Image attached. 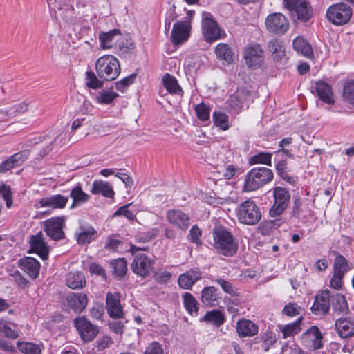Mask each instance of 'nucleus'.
Instances as JSON below:
<instances>
[{"label": "nucleus", "mask_w": 354, "mask_h": 354, "mask_svg": "<svg viewBox=\"0 0 354 354\" xmlns=\"http://www.w3.org/2000/svg\"><path fill=\"white\" fill-rule=\"evenodd\" d=\"M237 217L239 222L246 225H254L261 218L258 207L252 200L243 202L237 209Z\"/></svg>", "instance_id": "nucleus-5"}, {"label": "nucleus", "mask_w": 354, "mask_h": 354, "mask_svg": "<svg viewBox=\"0 0 354 354\" xmlns=\"http://www.w3.org/2000/svg\"><path fill=\"white\" fill-rule=\"evenodd\" d=\"M67 306L76 313H82L87 306L88 298L83 292H72L66 298Z\"/></svg>", "instance_id": "nucleus-21"}, {"label": "nucleus", "mask_w": 354, "mask_h": 354, "mask_svg": "<svg viewBox=\"0 0 354 354\" xmlns=\"http://www.w3.org/2000/svg\"><path fill=\"white\" fill-rule=\"evenodd\" d=\"M215 53L224 64H230L234 62L235 55L227 44H218L215 48Z\"/></svg>", "instance_id": "nucleus-25"}, {"label": "nucleus", "mask_w": 354, "mask_h": 354, "mask_svg": "<svg viewBox=\"0 0 354 354\" xmlns=\"http://www.w3.org/2000/svg\"><path fill=\"white\" fill-rule=\"evenodd\" d=\"M183 304L189 314L197 313L198 311V304L196 299L189 292L183 295Z\"/></svg>", "instance_id": "nucleus-42"}, {"label": "nucleus", "mask_w": 354, "mask_h": 354, "mask_svg": "<svg viewBox=\"0 0 354 354\" xmlns=\"http://www.w3.org/2000/svg\"><path fill=\"white\" fill-rule=\"evenodd\" d=\"M114 319L109 324L110 329L117 334H122L124 328V322L119 319Z\"/></svg>", "instance_id": "nucleus-58"}, {"label": "nucleus", "mask_w": 354, "mask_h": 354, "mask_svg": "<svg viewBox=\"0 0 354 354\" xmlns=\"http://www.w3.org/2000/svg\"><path fill=\"white\" fill-rule=\"evenodd\" d=\"M351 16V8L343 2L333 4L326 11L328 20L336 26L346 24L350 21Z\"/></svg>", "instance_id": "nucleus-4"}, {"label": "nucleus", "mask_w": 354, "mask_h": 354, "mask_svg": "<svg viewBox=\"0 0 354 354\" xmlns=\"http://www.w3.org/2000/svg\"><path fill=\"white\" fill-rule=\"evenodd\" d=\"M301 307L295 303H289L285 306L283 313L289 317H293L300 313Z\"/></svg>", "instance_id": "nucleus-54"}, {"label": "nucleus", "mask_w": 354, "mask_h": 354, "mask_svg": "<svg viewBox=\"0 0 354 354\" xmlns=\"http://www.w3.org/2000/svg\"><path fill=\"white\" fill-rule=\"evenodd\" d=\"M312 92H316L319 98L324 102L332 104L334 103L332 88L329 84L324 81H317L311 87Z\"/></svg>", "instance_id": "nucleus-23"}, {"label": "nucleus", "mask_w": 354, "mask_h": 354, "mask_svg": "<svg viewBox=\"0 0 354 354\" xmlns=\"http://www.w3.org/2000/svg\"><path fill=\"white\" fill-rule=\"evenodd\" d=\"M69 196L73 199V203L70 207L71 209L86 203L90 198L89 195L82 190L80 185H77L71 189Z\"/></svg>", "instance_id": "nucleus-28"}, {"label": "nucleus", "mask_w": 354, "mask_h": 354, "mask_svg": "<svg viewBox=\"0 0 354 354\" xmlns=\"http://www.w3.org/2000/svg\"><path fill=\"white\" fill-rule=\"evenodd\" d=\"M145 248H140L131 244L130 252L133 255V260L131 264L132 272L138 277L146 278L154 270L155 260L149 257L144 253L136 252L145 250Z\"/></svg>", "instance_id": "nucleus-2"}, {"label": "nucleus", "mask_w": 354, "mask_h": 354, "mask_svg": "<svg viewBox=\"0 0 354 354\" xmlns=\"http://www.w3.org/2000/svg\"><path fill=\"white\" fill-rule=\"evenodd\" d=\"M348 270L349 266L346 258L341 254L337 255L334 260L333 272L344 275Z\"/></svg>", "instance_id": "nucleus-41"}, {"label": "nucleus", "mask_w": 354, "mask_h": 354, "mask_svg": "<svg viewBox=\"0 0 354 354\" xmlns=\"http://www.w3.org/2000/svg\"><path fill=\"white\" fill-rule=\"evenodd\" d=\"M68 201V196L57 194L39 199L35 205L36 208L49 207L52 209H63Z\"/></svg>", "instance_id": "nucleus-16"}, {"label": "nucleus", "mask_w": 354, "mask_h": 354, "mask_svg": "<svg viewBox=\"0 0 354 354\" xmlns=\"http://www.w3.org/2000/svg\"><path fill=\"white\" fill-rule=\"evenodd\" d=\"M178 284L184 289H190L194 284L185 273L182 274L178 277Z\"/></svg>", "instance_id": "nucleus-62"}, {"label": "nucleus", "mask_w": 354, "mask_h": 354, "mask_svg": "<svg viewBox=\"0 0 354 354\" xmlns=\"http://www.w3.org/2000/svg\"><path fill=\"white\" fill-rule=\"evenodd\" d=\"M243 57L248 66L257 67L263 62L264 51L259 44H249L244 50Z\"/></svg>", "instance_id": "nucleus-12"}, {"label": "nucleus", "mask_w": 354, "mask_h": 354, "mask_svg": "<svg viewBox=\"0 0 354 354\" xmlns=\"http://www.w3.org/2000/svg\"><path fill=\"white\" fill-rule=\"evenodd\" d=\"M97 232L91 225H81L77 234L79 244H88L95 239Z\"/></svg>", "instance_id": "nucleus-33"}, {"label": "nucleus", "mask_w": 354, "mask_h": 354, "mask_svg": "<svg viewBox=\"0 0 354 354\" xmlns=\"http://www.w3.org/2000/svg\"><path fill=\"white\" fill-rule=\"evenodd\" d=\"M279 335L280 330H279L278 327L276 328L270 327L269 331L267 333V345L274 344L279 338Z\"/></svg>", "instance_id": "nucleus-56"}, {"label": "nucleus", "mask_w": 354, "mask_h": 354, "mask_svg": "<svg viewBox=\"0 0 354 354\" xmlns=\"http://www.w3.org/2000/svg\"><path fill=\"white\" fill-rule=\"evenodd\" d=\"M144 354H164V350L159 342H153L146 348Z\"/></svg>", "instance_id": "nucleus-55"}, {"label": "nucleus", "mask_w": 354, "mask_h": 354, "mask_svg": "<svg viewBox=\"0 0 354 354\" xmlns=\"http://www.w3.org/2000/svg\"><path fill=\"white\" fill-rule=\"evenodd\" d=\"M104 306L102 304H95L90 310L91 316L96 319H100L104 314Z\"/></svg>", "instance_id": "nucleus-59"}, {"label": "nucleus", "mask_w": 354, "mask_h": 354, "mask_svg": "<svg viewBox=\"0 0 354 354\" xmlns=\"http://www.w3.org/2000/svg\"><path fill=\"white\" fill-rule=\"evenodd\" d=\"M274 204L269 209V215L271 217H276L281 215L288 207L290 194L283 187H277L273 191Z\"/></svg>", "instance_id": "nucleus-6"}, {"label": "nucleus", "mask_w": 354, "mask_h": 354, "mask_svg": "<svg viewBox=\"0 0 354 354\" xmlns=\"http://www.w3.org/2000/svg\"><path fill=\"white\" fill-rule=\"evenodd\" d=\"M91 192L94 194H102L107 198H113L114 196V191L111 184L102 180H95L93 183Z\"/></svg>", "instance_id": "nucleus-35"}, {"label": "nucleus", "mask_w": 354, "mask_h": 354, "mask_svg": "<svg viewBox=\"0 0 354 354\" xmlns=\"http://www.w3.org/2000/svg\"><path fill=\"white\" fill-rule=\"evenodd\" d=\"M218 289L214 286L205 287L201 291V301L207 306H215L218 304Z\"/></svg>", "instance_id": "nucleus-30"}, {"label": "nucleus", "mask_w": 354, "mask_h": 354, "mask_svg": "<svg viewBox=\"0 0 354 354\" xmlns=\"http://www.w3.org/2000/svg\"><path fill=\"white\" fill-rule=\"evenodd\" d=\"M137 76V74L133 73L121 80L118 81L115 84V88L118 91H123L126 88H127L129 85L133 84L135 81V79Z\"/></svg>", "instance_id": "nucleus-52"}, {"label": "nucleus", "mask_w": 354, "mask_h": 354, "mask_svg": "<svg viewBox=\"0 0 354 354\" xmlns=\"http://www.w3.org/2000/svg\"><path fill=\"white\" fill-rule=\"evenodd\" d=\"M203 320L216 326H221L225 322V316L218 310L208 311L204 316Z\"/></svg>", "instance_id": "nucleus-38"}, {"label": "nucleus", "mask_w": 354, "mask_h": 354, "mask_svg": "<svg viewBox=\"0 0 354 354\" xmlns=\"http://www.w3.org/2000/svg\"><path fill=\"white\" fill-rule=\"evenodd\" d=\"M190 29L189 21L175 23L171 32L172 43L178 45L187 41L189 37Z\"/></svg>", "instance_id": "nucleus-18"}, {"label": "nucleus", "mask_w": 354, "mask_h": 354, "mask_svg": "<svg viewBox=\"0 0 354 354\" xmlns=\"http://www.w3.org/2000/svg\"><path fill=\"white\" fill-rule=\"evenodd\" d=\"M120 35L118 30L114 29L107 32H101L99 35V39L101 43V46L103 48H110L112 47L111 42L115 36Z\"/></svg>", "instance_id": "nucleus-44"}, {"label": "nucleus", "mask_w": 354, "mask_h": 354, "mask_svg": "<svg viewBox=\"0 0 354 354\" xmlns=\"http://www.w3.org/2000/svg\"><path fill=\"white\" fill-rule=\"evenodd\" d=\"M103 81L91 71L86 73V85L89 88L97 89L102 88L103 86Z\"/></svg>", "instance_id": "nucleus-43"}, {"label": "nucleus", "mask_w": 354, "mask_h": 354, "mask_svg": "<svg viewBox=\"0 0 354 354\" xmlns=\"http://www.w3.org/2000/svg\"><path fill=\"white\" fill-rule=\"evenodd\" d=\"M331 304L333 311L338 315H347L349 313L348 303L344 295L337 293L332 296Z\"/></svg>", "instance_id": "nucleus-31"}, {"label": "nucleus", "mask_w": 354, "mask_h": 354, "mask_svg": "<svg viewBox=\"0 0 354 354\" xmlns=\"http://www.w3.org/2000/svg\"><path fill=\"white\" fill-rule=\"evenodd\" d=\"M17 348L24 354H41V350L39 345L32 342H17Z\"/></svg>", "instance_id": "nucleus-40"}, {"label": "nucleus", "mask_w": 354, "mask_h": 354, "mask_svg": "<svg viewBox=\"0 0 354 354\" xmlns=\"http://www.w3.org/2000/svg\"><path fill=\"white\" fill-rule=\"evenodd\" d=\"M195 111L197 117L200 120L206 121L209 118L210 109L204 103H201L196 106Z\"/></svg>", "instance_id": "nucleus-49"}, {"label": "nucleus", "mask_w": 354, "mask_h": 354, "mask_svg": "<svg viewBox=\"0 0 354 354\" xmlns=\"http://www.w3.org/2000/svg\"><path fill=\"white\" fill-rule=\"evenodd\" d=\"M287 18L281 13L271 14L267 17V29L277 35H283L289 28Z\"/></svg>", "instance_id": "nucleus-14"}, {"label": "nucleus", "mask_w": 354, "mask_h": 354, "mask_svg": "<svg viewBox=\"0 0 354 354\" xmlns=\"http://www.w3.org/2000/svg\"><path fill=\"white\" fill-rule=\"evenodd\" d=\"M214 247L221 254L232 257L238 250V244L231 232L223 226H216L213 230Z\"/></svg>", "instance_id": "nucleus-1"}, {"label": "nucleus", "mask_w": 354, "mask_h": 354, "mask_svg": "<svg viewBox=\"0 0 354 354\" xmlns=\"http://www.w3.org/2000/svg\"><path fill=\"white\" fill-rule=\"evenodd\" d=\"M120 297V294L117 292H109L106 295V309L111 318L120 319L124 315Z\"/></svg>", "instance_id": "nucleus-15"}, {"label": "nucleus", "mask_w": 354, "mask_h": 354, "mask_svg": "<svg viewBox=\"0 0 354 354\" xmlns=\"http://www.w3.org/2000/svg\"><path fill=\"white\" fill-rule=\"evenodd\" d=\"M322 335L316 326H312L301 336L302 344L310 350H317L322 347Z\"/></svg>", "instance_id": "nucleus-13"}, {"label": "nucleus", "mask_w": 354, "mask_h": 354, "mask_svg": "<svg viewBox=\"0 0 354 354\" xmlns=\"http://www.w3.org/2000/svg\"><path fill=\"white\" fill-rule=\"evenodd\" d=\"M167 218L171 225L182 230H186L190 225L189 216L180 210H169Z\"/></svg>", "instance_id": "nucleus-22"}, {"label": "nucleus", "mask_w": 354, "mask_h": 354, "mask_svg": "<svg viewBox=\"0 0 354 354\" xmlns=\"http://www.w3.org/2000/svg\"><path fill=\"white\" fill-rule=\"evenodd\" d=\"M287 169V162L286 160H280L276 165V169L279 176H281L283 179L287 180L290 182V178L288 177V174L286 173Z\"/></svg>", "instance_id": "nucleus-57"}, {"label": "nucleus", "mask_w": 354, "mask_h": 354, "mask_svg": "<svg viewBox=\"0 0 354 354\" xmlns=\"http://www.w3.org/2000/svg\"><path fill=\"white\" fill-rule=\"evenodd\" d=\"M111 266L113 270V274L116 277H122L127 272V261L124 258L115 259L111 262Z\"/></svg>", "instance_id": "nucleus-39"}, {"label": "nucleus", "mask_w": 354, "mask_h": 354, "mask_svg": "<svg viewBox=\"0 0 354 354\" xmlns=\"http://www.w3.org/2000/svg\"><path fill=\"white\" fill-rule=\"evenodd\" d=\"M266 183V167L251 169L246 176L243 189L245 192L257 189Z\"/></svg>", "instance_id": "nucleus-9"}, {"label": "nucleus", "mask_w": 354, "mask_h": 354, "mask_svg": "<svg viewBox=\"0 0 354 354\" xmlns=\"http://www.w3.org/2000/svg\"><path fill=\"white\" fill-rule=\"evenodd\" d=\"M162 82L165 88L171 94L182 95L183 90L179 86L177 80L171 75L166 73L162 77Z\"/></svg>", "instance_id": "nucleus-37"}, {"label": "nucleus", "mask_w": 354, "mask_h": 354, "mask_svg": "<svg viewBox=\"0 0 354 354\" xmlns=\"http://www.w3.org/2000/svg\"><path fill=\"white\" fill-rule=\"evenodd\" d=\"M292 18L303 22L308 21L313 15L311 6L306 0H301L292 10H289Z\"/></svg>", "instance_id": "nucleus-20"}, {"label": "nucleus", "mask_w": 354, "mask_h": 354, "mask_svg": "<svg viewBox=\"0 0 354 354\" xmlns=\"http://www.w3.org/2000/svg\"><path fill=\"white\" fill-rule=\"evenodd\" d=\"M118 96V94L114 91L102 90L98 92L96 99L100 104H111L113 100Z\"/></svg>", "instance_id": "nucleus-45"}, {"label": "nucleus", "mask_w": 354, "mask_h": 354, "mask_svg": "<svg viewBox=\"0 0 354 354\" xmlns=\"http://www.w3.org/2000/svg\"><path fill=\"white\" fill-rule=\"evenodd\" d=\"M292 46L297 53L309 59L313 58V48L307 40L303 37H297L292 41Z\"/></svg>", "instance_id": "nucleus-29"}, {"label": "nucleus", "mask_w": 354, "mask_h": 354, "mask_svg": "<svg viewBox=\"0 0 354 354\" xmlns=\"http://www.w3.org/2000/svg\"><path fill=\"white\" fill-rule=\"evenodd\" d=\"M267 54L277 65H283L288 60L286 46L281 39L274 38L268 42Z\"/></svg>", "instance_id": "nucleus-7"}, {"label": "nucleus", "mask_w": 354, "mask_h": 354, "mask_svg": "<svg viewBox=\"0 0 354 354\" xmlns=\"http://www.w3.org/2000/svg\"><path fill=\"white\" fill-rule=\"evenodd\" d=\"M131 205V203H129V204H127V205H124L120 207L114 213L113 216H124L127 219H129L130 221L133 220L136 218V216L131 211L129 210V207Z\"/></svg>", "instance_id": "nucleus-53"}, {"label": "nucleus", "mask_w": 354, "mask_h": 354, "mask_svg": "<svg viewBox=\"0 0 354 354\" xmlns=\"http://www.w3.org/2000/svg\"><path fill=\"white\" fill-rule=\"evenodd\" d=\"M122 244V241L114 236H109L107 238L105 248L109 250L115 251L120 245Z\"/></svg>", "instance_id": "nucleus-61"}, {"label": "nucleus", "mask_w": 354, "mask_h": 354, "mask_svg": "<svg viewBox=\"0 0 354 354\" xmlns=\"http://www.w3.org/2000/svg\"><path fill=\"white\" fill-rule=\"evenodd\" d=\"M0 195L6 201V205L8 208L11 207L12 204V192L9 186L0 184Z\"/></svg>", "instance_id": "nucleus-51"}, {"label": "nucleus", "mask_w": 354, "mask_h": 354, "mask_svg": "<svg viewBox=\"0 0 354 354\" xmlns=\"http://www.w3.org/2000/svg\"><path fill=\"white\" fill-rule=\"evenodd\" d=\"M19 266L30 277L36 278L39 272L40 263L35 259L26 257L19 261Z\"/></svg>", "instance_id": "nucleus-26"}, {"label": "nucleus", "mask_w": 354, "mask_h": 354, "mask_svg": "<svg viewBox=\"0 0 354 354\" xmlns=\"http://www.w3.org/2000/svg\"><path fill=\"white\" fill-rule=\"evenodd\" d=\"M29 154L30 151L25 149L13 154L10 158L15 167L21 165L28 158Z\"/></svg>", "instance_id": "nucleus-48"}, {"label": "nucleus", "mask_w": 354, "mask_h": 354, "mask_svg": "<svg viewBox=\"0 0 354 354\" xmlns=\"http://www.w3.org/2000/svg\"><path fill=\"white\" fill-rule=\"evenodd\" d=\"M335 327L339 336L342 338L354 336V319H337L335 321Z\"/></svg>", "instance_id": "nucleus-24"}, {"label": "nucleus", "mask_w": 354, "mask_h": 354, "mask_svg": "<svg viewBox=\"0 0 354 354\" xmlns=\"http://www.w3.org/2000/svg\"><path fill=\"white\" fill-rule=\"evenodd\" d=\"M215 282H216L222 288L224 292L230 295H233L234 293V287L229 281H227L224 279L220 278L216 279Z\"/></svg>", "instance_id": "nucleus-60"}, {"label": "nucleus", "mask_w": 354, "mask_h": 354, "mask_svg": "<svg viewBox=\"0 0 354 354\" xmlns=\"http://www.w3.org/2000/svg\"><path fill=\"white\" fill-rule=\"evenodd\" d=\"M203 33L205 41H214L220 37L221 30L217 22L209 12L203 13Z\"/></svg>", "instance_id": "nucleus-10"}, {"label": "nucleus", "mask_w": 354, "mask_h": 354, "mask_svg": "<svg viewBox=\"0 0 354 354\" xmlns=\"http://www.w3.org/2000/svg\"><path fill=\"white\" fill-rule=\"evenodd\" d=\"M64 216H57L44 222V231L54 241H59L65 237L63 227L65 225Z\"/></svg>", "instance_id": "nucleus-8"}, {"label": "nucleus", "mask_w": 354, "mask_h": 354, "mask_svg": "<svg viewBox=\"0 0 354 354\" xmlns=\"http://www.w3.org/2000/svg\"><path fill=\"white\" fill-rule=\"evenodd\" d=\"M113 341L110 337L104 336L97 341V351H101L107 348Z\"/></svg>", "instance_id": "nucleus-63"}, {"label": "nucleus", "mask_w": 354, "mask_h": 354, "mask_svg": "<svg viewBox=\"0 0 354 354\" xmlns=\"http://www.w3.org/2000/svg\"><path fill=\"white\" fill-rule=\"evenodd\" d=\"M213 120L214 124L221 127L223 130H227L229 128L228 116L220 111L213 113Z\"/></svg>", "instance_id": "nucleus-46"}, {"label": "nucleus", "mask_w": 354, "mask_h": 354, "mask_svg": "<svg viewBox=\"0 0 354 354\" xmlns=\"http://www.w3.org/2000/svg\"><path fill=\"white\" fill-rule=\"evenodd\" d=\"M75 326L81 338L85 342L92 341L99 333L97 327L94 326L84 317L76 318L75 319Z\"/></svg>", "instance_id": "nucleus-11"}, {"label": "nucleus", "mask_w": 354, "mask_h": 354, "mask_svg": "<svg viewBox=\"0 0 354 354\" xmlns=\"http://www.w3.org/2000/svg\"><path fill=\"white\" fill-rule=\"evenodd\" d=\"M342 95L345 100L354 104V81L349 82L345 84Z\"/></svg>", "instance_id": "nucleus-50"}, {"label": "nucleus", "mask_w": 354, "mask_h": 354, "mask_svg": "<svg viewBox=\"0 0 354 354\" xmlns=\"http://www.w3.org/2000/svg\"><path fill=\"white\" fill-rule=\"evenodd\" d=\"M236 330L240 337H251L257 334L258 326L250 320L242 319L237 322Z\"/></svg>", "instance_id": "nucleus-27"}, {"label": "nucleus", "mask_w": 354, "mask_h": 354, "mask_svg": "<svg viewBox=\"0 0 354 354\" xmlns=\"http://www.w3.org/2000/svg\"><path fill=\"white\" fill-rule=\"evenodd\" d=\"M30 248L28 251L37 253L43 260L48 258L49 249L44 241V234L41 232H38L35 235H32L30 240Z\"/></svg>", "instance_id": "nucleus-19"}, {"label": "nucleus", "mask_w": 354, "mask_h": 354, "mask_svg": "<svg viewBox=\"0 0 354 354\" xmlns=\"http://www.w3.org/2000/svg\"><path fill=\"white\" fill-rule=\"evenodd\" d=\"M66 284L71 289H78L86 284L85 277L82 272H71L66 278Z\"/></svg>", "instance_id": "nucleus-36"}, {"label": "nucleus", "mask_w": 354, "mask_h": 354, "mask_svg": "<svg viewBox=\"0 0 354 354\" xmlns=\"http://www.w3.org/2000/svg\"><path fill=\"white\" fill-rule=\"evenodd\" d=\"M95 70L100 79L104 81H112L118 77L120 73V65L117 58L107 55L97 59Z\"/></svg>", "instance_id": "nucleus-3"}, {"label": "nucleus", "mask_w": 354, "mask_h": 354, "mask_svg": "<svg viewBox=\"0 0 354 354\" xmlns=\"http://www.w3.org/2000/svg\"><path fill=\"white\" fill-rule=\"evenodd\" d=\"M57 138L50 136L49 134L41 136L33 139L32 144L38 145L46 142V145L41 149L39 153V158H42L48 154L53 149L52 145L56 141Z\"/></svg>", "instance_id": "nucleus-34"}, {"label": "nucleus", "mask_w": 354, "mask_h": 354, "mask_svg": "<svg viewBox=\"0 0 354 354\" xmlns=\"http://www.w3.org/2000/svg\"><path fill=\"white\" fill-rule=\"evenodd\" d=\"M344 276L343 274L333 272V276L330 281V286L336 290H339L342 288Z\"/></svg>", "instance_id": "nucleus-64"}, {"label": "nucleus", "mask_w": 354, "mask_h": 354, "mask_svg": "<svg viewBox=\"0 0 354 354\" xmlns=\"http://www.w3.org/2000/svg\"><path fill=\"white\" fill-rule=\"evenodd\" d=\"M0 335L12 339H15L19 337L18 333L5 322H0Z\"/></svg>", "instance_id": "nucleus-47"}, {"label": "nucleus", "mask_w": 354, "mask_h": 354, "mask_svg": "<svg viewBox=\"0 0 354 354\" xmlns=\"http://www.w3.org/2000/svg\"><path fill=\"white\" fill-rule=\"evenodd\" d=\"M329 309L330 292L328 290H324L315 296L311 311L315 315H324L328 313Z\"/></svg>", "instance_id": "nucleus-17"}, {"label": "nucleus", "mask_w": 354, "mask_h": 354, "mask_svg": "<svg viewBox=\"0 0 354 354\" xmlns=\"http://www.w3.org/2000/svg\"><path fill=\"white\" fill-rule=\"evenodd\" d=\"M303 317H299L295 322L285 325L279 324L277 326L280 333H282L283 339L291 337L298 334L301 331L300 324Z\"/></svg>", "instance_id": "nucleus-32"}]
</instances>
